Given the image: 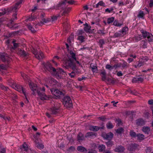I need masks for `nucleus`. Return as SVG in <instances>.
I'll use <instances>...</instances> for the list:
<instances>
[{"label": "nucleus", "mask_w": 153, "mask_h": 153, "mask_svg": "<svg viewBox=\"0 0 153 153\" xmlns=\"http://www.w3.org/2000/svg\"><path fill=\"white\" fill-rule=\"evenodd\" d=\"M120 66H121L120 63L115 64L113 66V69L114 68L116 69L117 68L120 67Z\"/></svg>", "instance_id": "nucleus-55"}, {"label": "nucleus", "mask_w": 153, "mask_h": 153, "mask_svg": "<svg viewBox=\"0 0 153 153\" xmlns=\"http://www.w3.org/2000/svg\"><path fill=\"white\" fill-rule=\"evenodd\" d=\"M105 147L103 144L100 145L98 147L99 151L100 152H102L105 151Z\"/></svg>", "instance_id": "nucleus-26"}, {"label": "nucleus", "mask_w": 153, "mask_h": 153, "mask_svg": "<svg viewBox=\"0 0 153 153\" xmlns=\"http://www.w3.org/2000/svg\"><path fill=\"white\" fill-rule=\"evenodd\" d=\"M32 52L34 54L36 58L39 60H40V57L39 55L38 54V53L36 49H35L34 48H33V49L32 50Z\"/></svg>", "instance_id": "nucleus-22"}, {"label": "nucleus", "mask_w": 153, "mask_h": 153, "mask_svg": "<svg viewBox=\"0 0 153 153\" xmlns=\"http://www.w3.org/2000/svg\"><path fill=\"white\" fill-rule=\"evenodd\" d=\"M144 15V14L143 12L140 10L139 11V14L137 15V16L139 18H142Z\"/></svg>", "instance_id": "nucleus-46"}, {"label": "nucleus", "mask_w": 153, "mask_h": 153, "mask_svg": "<svg viewBox=\"0 0 153 153\" xmlns=\"http://www.w3.org/2000/svg\"><path fill=\"white\" fill-rule=\"evenodd\" d=\"M78 37L77 38V40L80 41V43H82L83 42L85 41V37L84 36H78Z\"/></svg>", "instance_id": "nucleus-38"}, {"label": "nucleus", "mask_w": 153, "mask_h": 153, "mask_svg": "<svg viewBox=\"0 0 153 153\" xmlns=\"http://www.w3.org/2000/svg\"><path fill=\"white\" fill-rule=\"evenodd\" d=\"M14 88L16 90L19 91L21 92V91H22L24 94L25 95V91L24 89L22 86L19 85H16L15 86Z\"/></svg>", "instance_id": "nucleus-15"}, {"label": "nucleus", "mask_w": 153, "mask_h": 153, "mask_svg": "<svg viewBox=\"0 0 153 153\" xmlns=\"http://www.w3.org/2000/svg\"><path fill=\"white\" fill-rule=\"evenodd\" d=\"M36 146L37 148L42 149L44 148V146L43 144L42 143H36Z\"/></svg>", "instance_id": "nucleus-31"}, {"label": "nucleus", "mask_w": 153, "mask_h": 153, "mask_svg": "<svg viewBox=\"0 0 153 153\" xmlns=\"http://www.w3.org/2000/svg\"><path fill=\"white\" fill-rule=\"evenodd\" d=\"M27 26L28 29L30 30L32 33H34L36 32V30H34V28L30 24L27 25Z\"/></svg>", "instance_id": "nucleus-34"}, {"label": "nucleus", "mask_w": 153, "mask_h": 153, "mask_svg": "<svg viewBox=\"0 0 153 153\" xmlns=\"http://www.w3.org/2000/svg\"><path fill=\"white\" fill-rule=\"evenodd\" d=\"M97 135V133H96L92 132H88L86 133L85 135V137L86 138L88 137H93V136H95L96 137Z\"/></svg>", "instance_id": "nucleus-23"}, {"label": "nucleus", "mask_w": 153, "mask_h": 153, "mask_svg": "<svg viewBox=\"0 0 153 153\" xmlns=\"http://www.w3.org/2000/svg\"><path fill=\"white\" fill-rule=\"evenodd\" d=\"M50 90L52 94L58 97L59 98H61V97H62L64 95V93L57 89L52 88L50 89Z\"/></svg>", "instance_id": "nucleus-6"}, {"label": "nucleus", "mask_w": 153, "mask_h": 153, "mask_svg": "<svg viewBox=\"0 0 153 153\" xmlns=\"http://www.w3.org/2000/svg\"><path fill=\"white\" fill-rule=\"evenodd\" d=\"M49 84L51 86L58 85V82L53 78H51L49 79Z\"/></svg>", "instance_id": "nucleus-14"}, {"label": "nucleus", "mask_w": 153, "mask_h": 153, "mask_svg": "<svg viewBox=\"0 0 153 153\" xmlns=\"http://www.w3.org/2000/svg\"><path fill=\"white\" fill-rule=\"evenodd\" d=\"M105 143L108 147H111L114 145V142L111 140H109L108 141L105 142Z\"/></svg>", "instance_id": "nucleus-29"}, {"label": "nucleus", "mask_w": 153, "mask_h": 153, "mask_svg": "<svg viewBox=\"0 0 153 153\" xmlns=\"http://www.w3.org/2000/svg\"><path fill=\"white\" fill-rule=\"evenodd\" d=\"M98 3L99 5L100 6H102L104 7L105 6V3L102 1H99Z\"/></svg>", "instance_id": "nucleus-62"}, {"label": "nucleus", "mask_w": 153, "mask_h": 153, "mask_svg": "<svg viewBox=\"0 0 153 153\" xmlns=\"http://www.w3.org/2000/svg\"><path fill=\"white\" fill-rule=\"evenodd\" d=\"M70 54L71 55V57H69L68 59L65 61L64 63L65 66H67V68L69 67L72 69H75L76 67L74 62L76 61V54L71 51H70Z\"/></svg>", "instance_id": "nucleus-1"}, {"label": "nucleus", "mask_w": 153, "mask_h": 153, "mask_svg": "<svg viewBox=\"0 0 153 153\" xmlns=\"http://www.w3.org/2000/svg\"><path fill=\"white\" fill-rule=\"evenodd\" d=\"M29 85L31 90L33 91L32 94L33 95H35V93H37L39 96L40 99L43 100H47L49 99V97L44 93H41L40 91L37 89V87L36 85L34 84L33 83L29 82Z\"/></svg>", "instance_id": "nucleus-2"}, {"label": "nucleus", "mask_w": 153, "mask_h": 153, "mask_svg": "<svg viewBox=\"0 0 153 153\" xmlns=\"http://www.w3.org/2000/svg\"><path fill=\"white\" fill-rule=\"evenodd\" d=\"M66 2H67V0L61 1L56 6V7L55 8L57 9H62V10H64L65 7H67L66 5Z\"/></svg>", "instance_id": "nucleus-8"}, {"label": "nucleus", "mask_w": 153, "mask_h": 153, "mask_svg": "<svg viewBox=\"0 0 153 153\" xmlns=\"http://www.w3.org/2000/svg\"><path fill=\"white\" fill-rule=\"evenodd\" d=\"M75 148L74 146H72L69 148L67 151L69 152H71L75 151Z\"/></svg>", "instance_id": "nucleus-45"}, {"label": "nucleus", "mask_w": 153, "mask_h": 153, "mask_svg": "<svg viewBox=\"0 0 153 153\" xmlns=\"http://www.w3.org/2000/svg\"><path fill=\"white\" fill-rule=\"evenodd\" d=\"M0 88L3 90H4V91H7V89H8V88L7 87H5L3 85H1L0 86Z\"/></svg>", "instance_id": "nucleus-58"}, {"label": "nucleus", "mask_w": 153, "mask_h": 153, "mask_svg": "<svg viewBox=\"0 0 153 153\" xmlns=\"http://www.w3.org/2000/svg\"><path fill=\"white\" fill-rule=\"evenodd\" d=\"M147 38L149 42H151L153 41V37L152 36V35H149Z\"/></svg>", "instance_id": "nucleus-54"}, {"label": "nucleus", "mask_w": 153, "mask_h": 153, "mask_svg": "<svg viewBox=\"0 0 153 153\" xmlns=\"http://www.w3.org/2000/svg\"><path fill=\"white\" fill-rule=\"evenodd\" d=\"M121 66H122V67L123 68H126L128 67L127 63L124 61L123 64L121 65Z\"/></svg>", "instance_id": "nucleus-59"}, {"label": "nucleus", "mask_w": 153, "mask_h": 153, "mask_svg": "<svg viewBox=\"0 0 153 153\" xmlns=\"http://www.w3.org/2000/svg\"><path fill=\"white\" fill-rule=\"evenodd\" d=\"M116 132L119 134H121L124 131V129L122 127H120L116 130Z\"/></svg>", "instance_id": "nucleus-33"}, {"label": "nucleus", "mask_w": 153, "mask_h": 153, "mask_svg": "<svg viewBox=\"0 0 153 153\" xmlns=\"http://www.w3.org/2000/svg\"><path fill=\"white\" fill-rule=\"evenodd\" d=\"M143 44L142 47L143 48H147V44L146 43V41L145 40H142L141 41V45Z\"/></svg>", "instance_id": "nucleus-47"}, {"label": "nucleus", "mask_w": 153, "mask_h": 153, "mask_svg": "<svg viewBox=\"0 0 153 153\" xmlns=\"http://www.w3.org/2000/svg\"><path fill=\"white\" fill-rule=\"evenodd\" d=\"M98 42L100 47L102 48H103V45L105 43V42L103 39H99Z\"/></svg>", "instance_id": "nucleus-28"}, {"label": "nucleus", "mask_w": 153, "mask_h": 153, "mask_svg": "<svg viewBox=\"0 0 153 153\" xmlns=\"http://www.w3.org/2000/svg\"><path fill=\"white\" fill-rule=\"evenodd\" d=\"M62 103L66 108H71L72 106V101L68 96H65L62 99Z\"/></svg>", "instance_id": "nucleus-4"}, {"label": "nucleus", "mask_w": 153, "mask_h": 153, "mask_svg": "<svg viewBox=\"0 0 153 153\" xmlns=\"http://www.w3.org/2000/svg\"><path fill=\"white\" fill-rule=\"evenodd\" d=\"M98 119L102 121H105L107 120H109V118H107L106 116H102L101 117H98Z\"/></svg>", "instance_id": "nucleus-36"}, {"label": "nucleus", "mask_w": 153, "mask_h": 153, "mask_svg": "<svg viewBox=\"0 0 153 153\" xmlns=\"http://www.w3.org/2000/svg\"><path fill=\"white\" fill-rule=\"evenodd\" d=\"M18 54L23 57H27L28 56V53H27L25 51L21 49H19Z\"/></svg>", "instance_id": "nucleus-16"}, {"label": "nucleus", "mask_w": 153, "mask_h": 153, "mask_svg": "<svg viewBox=\"0 0 153 153\" xmlns=\"http://www.w3.org/2000/svg\"><path fill=\"white\" fill-rule=\"evenodd\" d=\"M127 29L128 28L127 27H124L123 28L121 31H120V32H121V33L122 34V35H123V36L126 34V31Z\"/></svg>", "instance_id": "nucleus-40"}, {"label": "nucleus", "mask_w": 153, "mask_h": 153, "mask_svg": "<svg viewBox=\"0 0 153 153\" xmlns=\"http://www.w3.org/2000/svg\"><path fill=\"white\" fill-rule=\"evenodd\" d=\"M7 66L4 65L3 64L0 65V68L2 69L5 70L7 69Z\"/></svg>", "instance_id": "nucleus-63"}, {"label": "nucleus", "mask_w": 153, "mask_h": 153, "mask_svg": "<svg viewBox=\"0 0 153 153\" xmlns=\"http://www.w3.org/2000/svg\"><path fill=\"white\" fill-rule=\"evenodd\" d=\"M145 124V121L143 118H139L136 120V124L138 126H144Z\"/></svg>", "instance_id": "nucleus-13"}, {"label": "nucleus", "mask_w": 153, "mask_h": 153, "mask_svg": "<svg viewBox=\"0 0 153 153\" xmlns=\"http://www.w3.org/2000/svg\"><path fill=\"white\" fill-rule=\"evenodd\" d=\"M44 68L45 70L51 72L52 71L55 72H56V69L52 67L51 64L49 62H47L46 63H43Z\"/></svg>", "instance_id": "nucleus-5"}, {"label": "nucleus", "mask_w": 153, "mask_h": 153, "mask_svg": "<svg viewBox=\"0 0 153 153\" xmlns=\"http://www.w3.org/2000/svg\"><path fill=\"white\" fill-rule=\"evenodd\" d=\"M45 16V14L41 13L40 15V18L41 19V21L40 22V23H39L37 25L39 26H41L44 24V23H47L48 22H49L48 20H46L44 17Z\"/></svg>", "instance_id": "nucleus-12"}, {"label": "nucleus", "mask_w": 153, "mask_h": 153, "mask_svg": "<svg viewBox=\"0 0 153 153\" xmlns=\"http://www.w3.org/2000/svg\"><path fill=\"white\" fill-rule=\"evenodd\" d=\"M100 75L101 76L102 79L103 81H105L106 78V74L105 70H104L100 73Z\"/></svg>", "instance_id": "nucleus-21"}, {"label": "nucleus", "mask_w": 153, "mask_h": 153, "mask_svg": "<svg viewBox=\"0 0 153 153\" xmlns=\"http://www.w3.org/2000/svg\"><path fill=\"white\" fill-rule=\"evenodd\" d=\"M84 33V32L82 30H79L77 33V36H82V35Z\"/></svg>", "instance_id": "nucleus-50"}, {"label": "nucleus", "mask_w": 153, "mask_h": 153, "mask_svg": "<svg viewBox=\"0 0 153 153\" xmlns=\"http://www.w3.org/2000/svg\"><path fill=\"white\" fill-rule=\"evenodd\" d=\"M141 38L140 36H135L134 38V40H135V41L136 42H138L139 41H140L141 39Z\"/></svg>", "instance_id": "nucleus-52"}, {"label": "nucleus", "mask_w": 153, "mask_h": 153, "mask_svg": "<svg viewBox=\"0 0 153 153\" xmlns=\"http://www.w3.org/2000/svg\"><path fill=\"white\" fill-rule=\"evenodd\" d=\"M3 12H6V14L7 13V14H8L9 13L12 12L10 7L7 9V10H6L5 9H4V10Z\"/></svg>", "instance_id": "nucleus-56"}, {"label": "nucleus", "mask_w": 153, "mask_h": 153, "mask_svg": "<svg viewBox=\"0 0 153 153\" xmlns=\"http://www.w3.org/2000/svg\"><path fill=\"white\" fill-rule=\"evenodd\" d=\"M139 145L135 143H131L127 145V149L130 152L135 150L138 147Z\"/></svg>", "instance_id": "nucleus-10"}, {"label": "nucleus", "mask_w": 153, "mask_h": 153, "mask_svg": "<svg viewBox=\"0 0 153 153\" xmlns=\"http://www.w3.org/2000/svg\"><path fill=\"white\" fill-rule=\"evenodd\" d=\"M114 18L112 17L110 18H109L107 19V23L108 24H110L114 22Z\"/></svg>", "instance_id": "nucleus-42"}, {"label": "nucleus", "mask_w": 153, "mask_h": 153, "mask_svg": "<svg viewBox=\"0 0 153 153\" xmlns=\"http://www.w3.org/2000/svg\"><path fill=\"white\" fill-rule=\"evenodd\" d=\"M91 27L90 26H88V27H84V29L86 33H92V31L91 29Z\"/></svg>", "instance_id": "nucleus-25"}, {"label": "nucleus", "mask_w": 153, "mask_h": 153, "mask_svg": "<svg viewBox=\"0 0 153 153\" xmlns=\"http://www.w3.org/2000/svg\"><path fill=\"white\" fill-rule=\"evenodd\" d=\"M102 136L105 140H111L113 137L114 134L111 132L107 133L104 132L102 133Z\"/></svg>", "instance_id": "nucleus-9"}, {"label": "nucleus", "mask_w": 153, "mask_h": 153, "mask_svg": "<svg viewBox=\"0 0 153 153\" xmlns=\"http://www.w3.org/2000/svg\"><path fill=\"white\" fill-rule=\"evenodd\" d=\"M152 150V148L151 147H147L146 149V153L150 152Z\"/></svg>", "instance_id": "nucleus-57"}, {"label": "nucleus", "mask_w": 153, "mask_h": 153, "mask_svg": "<svg viewBox=\"0 0 153 153\" xmlns=\"http://www.w3.org/2000/svg\"><path fill=\"white\" fill-rule=\"evenodd\" d=\"M129 135L132 138H135L137 137V134L135 132L132 130H131L129 132Z\"/></svg>", "instance_id": "nucleus-39"}, {"label": "nucleus", "mask_w": 153, "mask_h": 153, "mask_svg": "<svg viewBox=\"0 0 153 153\" xmlns=\"http://www.w3.org/2000/svg\"><path fill=\"white\" fill-rule=\"evenodd\" d=\"M77 141L79 142H80L81 141L85 139L84 135L81 132H79L77 134Z\"/></svg>", "instance_id": "nucleus-18"}, {"label": "nucleus", "mask_w": 153, "mask_h": 153, "mask_svg": "<svg viewBox=\"0 0 153 153\" xmlns=\"http://www.w3.org/2000/svg\"><path fill=\"white\" fill-rule=\"evenodd\" d=\"M16 41L14 39H13L12 41V43L13 44V46L10 48V50L12 52H13L14 50L19 46V44L16 43Z\"/></svg>", "instance_id": "nucleus-17"}, {"label": "nucleus", "mask_w": 153, "mask_h": 153, "mask_svg": "<svg viewBox=\"0 0 153 153\" xmlns=\"http://www.w3.org/2000/svg\"><path fill=\"white\" fill-rule=\"evenodd\" d=\"M71 8L70 7H65L64 10V13L67 14L71 10Z\"/></svg>", "instance_id": "nucleus-53"}, {"label": "nucleus", "mask_w": 153, "mask_h": 153, "mask_svg": "<svg viewBox=\"0 0 153 153\" xmlns=\"http://www.w3.org/2000/svg\"><path fill=\"white\" fill-rule=\"evenodd\" d=\"M59 104H55L54 106L50 108L51 114H56L59 112L60 107Z\"/></svg>", "instance_id": "nucleus-7"}, {"label": "nucleus", "mask_w": 153, "mask_h": 153, "mask_svg": "<svg viewBox=\"0 0 153 153\" xmlns=\"http://www.w3.org/2000/svg\"><path fill=\"white\" fill-rule=\"evenodd\" d=\"M59 73H60V74L62 73V74H63V73H65L63 69L62 68H59V71L57 72H56V75L58 76L59 77L61 76L59 75Z\"/></svg>", "instance_id": "nucleus-41"}, {"label": "nucleus", "mask_w": 153, "mask_h": 153, "mask_svg": "<svg viewBox=\"0 0 153 153\" xmlns=\"http://www.w3.org/2000/svg\"><path fill=\"white\" fill-rule=\"evenodd\" d=\"M140 32L142 34V36L144 38L147 37L149 35H152V34L148 32L146 30H144L143 29H142L140 30Z\"/></svg>", "instance_id": "nucleus-19"}, {"label": "nucleus", "mask_w": 153, "mask_h": 153, "mask_svg": "<svg viewBox=\"0 0 153 153\" xmlns=\"http://www.w3.org/2000/svg\"><path fill=\"white\" fill-rule=\"evenodd\" d=\"M142 130L145 134H149L151 131L149 127L148 126H143L142 128Z\"/></svg>", "instance_id": "nucleus-20"}, {"label": "nucleus", "mask_w": 153, "mask_h": 153, "mask_svg": "<svg viewBox=\"0 0 153 153\" xmlns=\"http://www.w3.org/2000/svg\"><path fill=\"white\" fill-rule=\"evenodd\" d=\"M107 128L108 129H112L114 127V126L112 124L111 121L108 122L106 125Z\"/></svg>", "instance_id": "nucleus-35"}, {"label": "nucleus", "mask_w": 153, "mask_h": 153, "mask_svg": "<svg viewBox=\"0 0 153 153\" xmlns=\"http://www.w3.org/2000/svg\"><path fill=\"white\" fill-rule=\"evenodd\" d=\"M115 122L118 123L117 124L118 126H119L122 123V121L121 119L119 118L116 119L115 120Z\"/></svg>", "instance_id": "nucleus-64"}, {"label": "nucleus", "mask_w": 153, "mask_h": 153, "mask_svg": "<svg viewBox=\"0 0 153 153\" xmlns=\"http://www.w3.org/2000/svg\"><path fill=\"white\" fill-rule=\"evenodd\" d=\"M22 1H20L18 2H17L15 4L14 6H13L11 7H10V8L11 9V12H15L14 13L13 15V19H12V21L11 22V24L12 23V22H13V20H15V19H17V9H19L20 7V4L22 3Z\"/></svg>", "instance_id": "nucleus-3"}, {"label": "nucleus", "mask_w": 153, "mask_h": 153, "mask_svg": "<svg viewBox=\"0 0 153 153\" xmlns=\"http://www.w3.org/2000/svg\"><path fill=\"white\" fill-rule=\"evenodd\" d=\"M20 148L22 150H24L25 151H27L28 149L27 145L25 143L20 146Z\"/></svg>", "instance_id": "nucleus-30"}, {"label": "nucleus", "mask_w": 153, "mask_h": 153, "mask_svg": "<svg viewBox=\"0 0 153 153\" xmlns=\"http://www.w3.org/2000/svg\"><path fill=\"white\" fill-rule=\"evenodd\" d=\"M137 137L138 140H143L144 139L145 136L142 134L138 133L137 134Z\"/></svg>", "instance_id": "nucleus-32"}, {"label": "nucleus", "mask_w": 153, "mask_h": 153, "mask_svg": "<svg viewBox=\"0 0 153 153\" xmlns=\"http://www.w3.org/2000/svg\"><path fill=\"white\" fill-rule=\"evenodd\" d=\"M105 68L108 70L111 71L113 69V66H112L110 65L107 64L105 66Z\"/></svg>", "instance_id": "nucleus-48"}, {"label": "nucleus", "mask_w": 153, "mask_h": 153, "mask_svg": "<svg viewBox=\"0 0 153 153\" xmlns=\"http://www.w3.org/2000/svg\"><path fill=\"white\" fill-rule=\"evenodd\" d=\"M89 129L90 130L94 131H97L99 130V127L96 126H90Z\"/></svg>", "instance_id": "nucleus-27"}, {"label": "nucleus", "mask_w": 153, "mask_h": 153, "mask_svg": "<svg viewBox=\"0 0 153 153\" xmlns=\"http://www.w3.org/2000/svg\"><path fill=\"white\" fill-rule=\"evenodd\" d=\"M0 59H1L3 62H5L7 59L4 56L1 54H0Z\"/></svg>", "instance_id": "nucleus-51"}, {"label": "nucleus", "mask_w": 153, "mask_h": 153, "mask_svg": "<svg viewBox=\"0 0 153 153\" xmlns=\"http://www.w3.org/2000/svg\"><path fill=\"white\" fill-rule=\"evenodd\" d=\"M73 71L71 73L68 74L69 76H70L71 78H74L76 75V74L75 73L76 71Z\"/></svg>", "instance_id": "nucleus-43"}, {"label": "nucleus", "mask_w": 153, "mask_h": 153, "mask_svg": "<svg viewBox=\"0 0 153 153\" xmlns=\"http://www.w3.org/2000/svg\"><path fill=\"white\" fill-rule=\"evenodd\" d=\"M38 54L39 55V56L40 57V59H42L43 58H44L43 54V53L41 51L39 52V53H38Z\"/></svg>", "instance_id": "nucleus-61"}, {"label": "nucleus", "mask_w": 153, "mask_h": 153, "mask_svg": "<svg viewBox=\"0 0 153 153\" xmlns=\"http://www.w3.org/2000/svg\"><path fill=\"white\" fill-rule=\"evenodd\" d=\"M123 24V23L121 24L118 23L117 21V20H115L113 22V25H114L115 26H117L119 27L121 26Z\"/></svg>", "instance_id": "nucleus-49"}, {"label": "nucleus", "mask_w": 153, "mask_h": 153, "mask_svg": "<svg viewBox=\"0 0 153 153\" xmlns=\"http://www.w3.org/2000/svg\"><path fill=\"white\" fill-rule=\"evenodd\" d=\"M77 149L81 152H85L87 151V150L85 147L81 146H78Z\"/></svg>", "instance_id": "nucleus-24"}, {"label": "nucleus", "mask_w": 153, "mask_h": 153, "mask_svg": "<svg viewBox=\"0 0 153 153\" xmlns=\"http://www.w3.org/2000/svg\"><path fill=\"white\" fill-rule=\"evenodd\" d=\"M123 36V35H122V34L120 32V31H119V32H116L114 33V38Z\"/></svg>", "instance_id": "nucleus-37"}, {"label": "nucleus", "mask_w": 153, "mask_h": 153, "mask_svg": "<svg viewBox=\"0 0 153 153\" xmlns=\"http://www.w3.org/2000/svg\"><path fill=\"white\" fill-rule=\"evenodd\" d=\"M125 148L124 146L121 145H119L116 146V147L114 149V151L116 152L122 153L124 152Z\"/></svg>", "instance_id": "nucleus-11"}, {"label": "nucleus", "mask_w": 153, "mask_h": 153, "mask_svg": "<svg viewBox=\"0 0 153 153\" xmlns=\"http://www.w3.org/2000/svg\"><path fill=\"white\" fill-rule=\"evenodd\" d=\"M137 82H142L144 80L143 77V76H137Z\"/></svg>", "instance_id": "nucleus-44"}, {"label": "nucleus", "mask_w": 153, "mask_h": 153, "mask_svg": "<svg viewBox=\"0 0 153 153\" xmlns=\"http://www.w3.org/2000/svg\"><path fill=\"white\" fill-rule=\"evenodd\" d=\"M114 10V9L113 7H111L110 9L107 8L105 10V11L106 12H108V13H111Z\"/></svg>", "instance_id": "nucleus-60"}]
</instances>
